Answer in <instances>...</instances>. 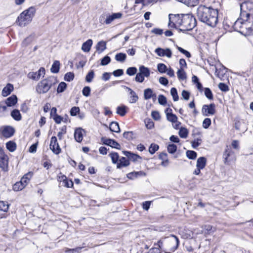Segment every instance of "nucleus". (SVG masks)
<instances>
[{
  "mask_svg": "<svg viewBox=\"0 0 253 253\" xmlns=\"http://www.w3.org/2000/svg\"><path fill=\"white\" fill-rule=\"evenodd\" d=\"M169 26L179 28L181 31H190L196 25L195 17L190 14L169 15Z\"/></svg>",
  "mask_w": 253,
  "mask_h": 253,
  "instance_id": "f257e3e1",
  "label": "nucleus"
},
{
  "mask_svg": "<svg viewBox=\"0 0 253 253\" xmlns=\"http://www.w3.org/2000/svg\"><path fill=\"white\" fill-rule=\"evenodd\" d=\"M198 18L211 27H214L217 23L218 11L217 9L200 5L197 10Z\"/></svg>",
  "mask_w": 253,
  "mask_h": 253,
  "instance_id": "f03ea898",
  "label": "nucleus"
},
{
  "mask_svg": "<svg viewBox=\"0 0 253 253\" xmlns=\"http://www.w3.org/2000/svg\"><path fill=\"white\" fill-rule=\"evenodd\" d=\"M35 13L36 9L34 7H29L23 11L18 17L16 20L17 24L21 27L25 26L32 21Z\"/></svg>",
  "mask_w": 253,
  "mask_h": 253,
  "instance_id": "7ed1b4c3",
  "label": "nucleus"
},
{
  "mask_svg": "<svg viewBox=\"0 0 253 253\" xmlns=\"http://www.w3.org/2000/svg\"><path fill=\"white\" fill-rule=\"evenodd\" d=\"M57 82L56 79L53 77H49L40 81L36 86V91L38 93L44 94L54 85Z\"/></svg>",
  "mask_w": 253,
  "mask_h": 253,
  "instance_id": "20e7f679",
  "label": "nucleus"
},
{
  "mask_svg": "<svg viewBox=\"0 0 253 253\" xmlns=\"http://www.w3.org/2000/svg\"><path fill=\"white\" fill-rule=\"evenodd\" d=\"M241 16L246 17L250 20L251 17H253V2L245 1L240 5Z\"/></svg>",
  "mask_w": 253,
  "mask_h": 253,
  "instance_id": "39448f33",
  "label": "nucleus"
},
{
  "mask_svg": "<svg viewBox=\"0 0 253 253\" xmlns=\"http://www.w3.org/2000/svg\"><path fill=\"white\" fill-rule=\"evenodd\" d=\"M225 164L229 165L230 162L236 160V157L231 146H227L223 154Z\"/></svg>",
  "mask_w": 253,
  "mask_h": 253,
  "instance_id": "423d86ee",
  "label": "nucleus"
},
{
  "mask_svg": "<svg viewBox=\"0 0 253 253\" xmlns=\"http://www.w3.org/2000/svg\"><path fill=\"white\" fill-rule=\"evenodd\" d=\"M139 71L136 75L135 80L137 82L142 83L144 80V77H149L150 70L144 66L141 65L139 67Z\"/></svg>",
  "mask_w": 253,
  "mask_h": 253,
  "instance_id": "0eeeda50",
  "label": "nucleus"
},
{
  "mask_svg": "<svg viewBox=\"0 0 253 253\" xmlns=\"http://www.w3.org/2000/svg\"><path fill=\"white\" fill-rule=\"evenodd\" d=\"M202 113L205 116L213 115L215 113V105L214 103L204 105L202 108Z\"/></svg>",
  "mask_w": 253,
  "mask_h": 253,
  "instance_id": "6e6552de",
  "label": "nucleus"
},
{
  "mask_svg": "<svg viewBox=\"0 0 253 253\" xmlns=\"http://www.w3.org/2000/svg\"><path fill=\"white\" fill-rule=\"evenodd\" d=\"M207 164V159L205 157H201L197 160L196 169L193 172L195 175H199L201 172V170L203 169L206 167Z\"/></svg>",
  "mask_w": 253,
  "mask_h": 253,
  "instance_id": "1a4fd4ad",
  "label": "nucleus"
},
{
  "mask_svg": "<svg viewBox=\"0 0 253 253\" xmlns=\"http://www.w3.org/2000/svg\"><path fill=\"white\" fill-rule=\"evenodd\" d=\"M166 239V241L169 244L171 251L174 252L177 248L179 245L178 238L175 235H171Z\"/></svg>",
  "mask_w": 253,
  "mask_h": 253,
  "instance_id": "9d476101",
  "label": "nucleus"
},
{
  "mask_svg": "<svg viewBox=\"0 0 253 253\" xmlns=\"http://www.w3.org/2000/svg\"><path fill=\"white\" fill-rule=\"evenodd\" d=\"M249 19L246 17H242L241 15L240 16V18H239L234 23L233 25V27L235 31H238L240 33H244L245 30H243V25L244 20Z\"/></svg>",
  "mask_w": 253,
  "mask_h": 253,
  "instance_id": "9b49d317",
  "label": "nucleus"
},
{
  "mask_svg": "<svg viewBox=\"0 0 253 253\" xmlns=\"http://www.w3.org/2000/svg\"><path fill=\"white\" fill-rule=\"evenodd\" d=\"M155 53L159 56L165 57L170 58L172 56V51L169 48H162L160 47L157 48L155 50Z\"/></svg>",
  "mask_w": 253,
  "mask_h": 253,
  "instance_id": "f8f14e48",
  "label": "nucleus"
},
{
  "mask_svg": "<svg viewBox=\"0 0 253 253\" xmlns=\"http://www.w3.org/2000/svg\"><path fill=\"white\" fill-rule=\"evenodd\" d=\"M50 149L56 155L59 154L61 152V149L55 136H52L51 138Z\"/></svg>",
  "mask_w": 253,
  "mask_h": 253,
  "instance_id": "ddd939ff",
  "label": "nucleus"
},
{
  "mask_svg": "<svg viewBox=\"0 0 253 253\" xmlns=\"http://www.w3.org/2000/svg\"><path fill=\"white\" fill-rule=\"evenodd\" d=\"M0 132L3 137L5 138H9L14 134V129L11 126H6L0 127Z\"/></svg>",
  "mask_w": 253,
  "mask_h": 253,
  "instance_id": "4468645a",
  "label": "nucleus"
},
{
  "mask_svg": "<svg viewBox=\"0 0 253 253\" xmlns=\"http://www.w3.org/2000/svg\"><path fill=\"white\" fill-rule=\"evenodd\" d=\"M45 74V70L43 68H41L38 72H30L28 74V77L33 80L38 81L41 76H43Z\"/></svg>",
  "mask_w": 253,
  "mask_h": 253,
  "instance_id": "2eb2a0df",
  "label": "nucleus"
},
{
  "mask_svg": "<svg viewBox=\"0 0 253 253\" xmlns=\"http://www.w3.org/2000/svg\"><path fill=\"white\" fill-rule=\"evenodd\" d=\"M85 130L81 127H78L75 129L74 131V138L78 142H81L83 139Z\"/></svg>",
  "mask_w": 253,
  "mask_h": 253,
  "instance_id": "dca6fc26",
  "label": "nucleus"
},
{
  "mask_svg": "<svg viewBox=\"0 0 253 253\" xmlns=\"http://www.w3.org/2000/svg\"><path fill=\"white\" fill-rule=\"evenodd\" d=\"M101 142L105 145L110 146L113 148L120 149L121 146L116 141L111 139H108L106 137L101 138Z\"/></svg>",
  "mask_w": 253,
  "mask_h": 253,
  "instance_id": "f3484780",
  "label": "nucleus"
},
{
  "mask_svg": "<svg viewBox=\"0 0 253 253\" xmlns=\"http://www.w3.org/2000/svg\"><path fill=\"white\" fill-rule=\"evenodd\" d=\"M243 30H245L244 33L250 32L253 30V17H251L250 20L247 19L244 20Z\"/></svg>",
  "mask_w": 253,
  "mask_h": 253,
  "instance_id": "a211bd4d",
  "label": "nucleus"
},
{
  "mask_svg": "<svg viewBox=\"0 0 253 253\" xmlns=\"http://www.w3.org/2000/svg\"><path fill=\"white\" fill-rule=\"evenodd\" d=\"M125 88L129 91V102L130 103H135L138 100V96L136 94V93L132 90L130 88L125 86Z\"/></svg>",
  "mask_w": 253,
  "mask_h": 253,
  "instance_id": "6ab92c4d",
  "label": "nucleus"
},
{
  "mask_svg": "<svg viewBox=\"0 0 253 253\" xmlns=\"http://www.w3.org/2000/svg\"><path fill=\"white\" fill-rule=\"evenodd\" d=\"M8 166V157L7 155L0 157V168L3 170L7 171Z\"/></svg>",
  "mask_w": 253,
  "mask_h": 253,
  "instance_id": "aec40b11",
  "label": "nucleus"
},
{
  "mask_svg": "<svg viewBox=\"0 0 253 253\" xmlns=\"http://www.w3.org/2000/svg\"><path fill=\"white\" fill-rule=\"evenodd\" d=\"M13 85L12 84H7V85L3 88L2 90V95L4 97L8 96L13 90Z\"/></svg>",
  "mask_w": 253,
  "mask_h": 253,
  "instance_id": "412c9836",
  "label": "nucleus"
},
{
  "mask_svg": "<svg viewBox=\"0 0 253 253\" xmlns=\"http://www.w3.org/2000/svg\"><path fill=\"white\" fill-rule=\"evenodd\" d=\"M92 44V40L88 39L82 44V50L85 52H89L91 49Z\"/></svg>",
  "mask_w": 253,
  "mask_h": 253,
  "instance_id": "4be33fe9",
  "label": "nucleus"
},
{
  "mask_svg": "<svg viewBox=\"0 0 253 253\" xmlns=\"http://www.w3.org/2000/svg\"><path fill=\"white\" fill-rule=\"evenodd\" d=\"M122 14L121 13H115L112 15H109L107 14V25L110 24L115 19H119L121 18Z\"/></svg>",
  "mask_w": 253,
  "mask_h": 253,
  "instance_id": "5701e85b",
  "label": "nucleus"
},
{
  "mask_svg": "<svg viewBox=\"0 0 253 253\" xmlns=\"http://www.w3.org/2000/svg\"><path fill=\"white\" fill-rule=\"evenodd\" d=\"M124 154L129 160L133 162L137 161L138 159H141V157L139 155L131 153L129 151H124Z\"/></svg>",
  "mask_w": 253,
  "mask_h": 253,
  "instance_id": "b1692460",
  "label": "nucleus"
},
{
  "mask_svg": "<svg viewBox=\"0 0 253 253\" xmlns=\"http://www.w3.org/2000/svg\"><path fill=\"white\" fill-rule=\"evenodd\" d=\"M106 48V42L103 41L99 42L96 45V51L101 53Z\"/></svg>",
  "mask_w": 253,
  "mask_h": 253,
  "instance_id": "393cba45",
  "label": "nucleus"
},
{
  "mask_svg": "<svg viewBox=\"0 0 253 253\" xmlns=\"http://www.w3.org/2000/svg\"><path fill=\"white\" fill-rule=\"evenodd\" d=\"M129 165V160L126 159L125 157H122L119 159V161L117 165V168L120 169L122 167H126Z\"/></svg>",
  "mask_w": 253,
  "mask_h": 253,
  "instance_id": "a878e982",
  "label": "nucleus"
},
{
  "mask_svg": "<svg viewBox=\"0 0 253 253\" xmlns=\"http://www.w3.org/2000/svg\"><path fill=\"white\" fill-rule=\"evenodd\" d=\"M17 102V98L16 96L13 95L6 99L5 103L7 106L11 107L14 106Z\"/></svg>",
  "mask_w": 253,
  "mask_h": 253,
  "instance_id": "bb28decb",
  "label": "nucleus"
},
{
  "mask_svg": "<svg viewBox=\"0 0 253 253\" xmlns=\"http://www.w3.org/2000/svg\"><path fill=\"white\" fill-rule=\"evenodd\" d=\"M160 159L162 160L161 165L166 167L169 165V162L168 158V155L166 153H161L159 156Z\"/></svg>",
  "mask_w": 253,
  "mask_h": 253,
  "instance_id": "cd10ccee",
  "label": "nucleus"
},
{
  "mask_svg": "<svg viewBox=\"0 0 253 253\" xmlns=\"http://www.w3.org/2000/svg\"><path fill=\"white\" fill-rule=\"evenodd\" d=\"M33 176V173L31 172H29L25 174L23 177L21 179V182H22L24 185L26 186L27 184L29 183L30 179Z\"/></svg>",
  "mask_w": 253,
  "mask_h": 253,
  "instance_id": "c85d7f7f",
  "label": "nucleus"
},
{
  "mask_svg": "<svg viewBox=\"0 0 253 253\" xmlns=\"http://www.w3.org/2000/svg\"><path fill=\"white\" fill-rule=\"evenodd\" d=\"M154 96H156V95L153 93L152 89L149 88L144 90V98L145 100L149 99Z\"/></svg>",
  "mask_w": 253,
  "mask_h": 253,
  "instance_id": "c756f323",
  "label": "nucleus"
},
{
  "mask_svg": "<svg viewBox=\"0 0 253 253\" xmlns=\"http://www.w3.org/2000/svg\"><path fill=\"white\" fill-rule=\"evenodd\" d=\"M127 109L128 108L125 105L118 106L116 113L121 116H124L127 112Z\"/></svg>",
  "mask_w": 253,
  "mask_h": 253,
  "instance_id": "7c9ffc66",
  "label": "nucleus"
},
{
  "mask_svg": "<svg viewBox=\"0 0 253 253\" xmlns=\"http://www.w3.org/2000/svg\"><path fill=\"white\" fill-rule=\"evenodd\" d=\"M109 129L111 131L115 132H119L120 131L119 124L115 122H112L110 124Z\"/></svg>",
  "mask_w": 253,
  "mask_h": 253,
  "instance_id": "2f4dec72",
  "label": "nucleus"
},
{
  "mask_svg": "<svg viewBox=\"0 0 253 253\" xmlns=\"http://www.w3.org/2000/svg\"><path fill=\"white\" fill-rule=\"evenodd\" d=\"M11 117L16 121H19L21 120V115L18 110L14 109L11 113Z\"/></svg>",
  "mask_w": 253,
  "mask_h": 253,
  "instance_id": "473e14b6",
  "label": "nucleus"
},
{
  "mask_svg": "<svg viewBox=\"0 0 253 253\" xmlns=\"http://www.w3.org/2000/svg\"><path fill=\"white\" fill-rule=\"evenodd\" d=\"M177 78L179 80L183 81L186 79V74L184 69L179 68L177 72Z\"/></svg>",
  "mask_w": 253,
  "mask_h": 253,
  "instance_id": "72a5a7b5",
  "label": "nucleus"
},
{
  "mask_svg": "<svg viewBox=\"0 0 253 253\" xmlns=\"http://www.w3.org/2000/svg\"><path fill=\"white\" fill-rule=\"evenodd\" d=\"M145 173L141 171H138V172H132L128 173L127 174V177L129 179H133L135 177H137L139 176H142L144 175Z\"/></svg>",
  "mask_w": 253,
  "mask_h": 253,
  "instance_id": "f704fd0d",
  "label": "nucleus"
},
{
  "mask_svg": "<svg viewBox=\"0 0 253 253\" xmlns=\"http://www.w3.org/2000/svg\"><path fill=\"white\" fill-rule=\"evenodd\" d=\"M60 62L59 61H55L50 69L51 72L53 73H57L59 71Z\"/></svg>",
  "mask_w": 253,
  "mask_h": 253,
  "instance_id": "c9c22d12",
  "label": "nucleus"
},
{
  "mask_svg": "<svg viewBox=\"0 0 253 253\" xmlns=\"http://www.w3.org/2000/svg\"><path fill=\"white\" fill-rule=\"evenodd\" d=\"M6 147L10 152H13L16 150V144L15 142L9 141L6 143Z\"/></svg>",
  "mask_w": 253,
  "mask_h": 253,
  "instance_id": "e433bc0d",
  "label": "nucleus"
},
{
  "mask_svg": "<svg viewBox=\"0 0 253 253\" xmlns=\"http://www.w3.org/2000/svg\"><path fill=\"white\" fill-rule=\"evenodd\" d=\"M25 186L21 181L15 183L13 186V189L15 191H19L22 190Z\"/></svg>",
  "mask_w": 253,
  "mask_h": 253,
  "instance_id": "4c0bfd02",
  "label": "nucleus"
},
{
  "mask_svg": "<svg viewBox=\"0 0 253 253\" xmlns=\"http://www.w3.org/2000/svg\"><path fill=\"white\" fill-rule=\"evenodd\" d=\"M181 1L188 6H194L198 3V0H181Z\"/></svg>",
  "mask_w": 253,
  "mask_h": 253,
  "instance_id": "58836bf2",
  "label": "nucleus"
},
{
  "mask_svg": "<svg viewBox=\"0 0 253 253\" xmlns=\"http://www.w3.org/2000/svg\"><path fill=\"white\" fill-rule=\"evenodd\" d=\"M126 58V55L124 53H119L115 55V59L119 62H123L125 61Z\"/></svg>",
  "mask_w": 253,
  "mask_h": 253,
  "instance_id": "ea45409f",
  "label": "nucleus"
},
{
  "mask_svg": "<svg viewBox=\"0 0 253 253\" xmlns=\"http://www.w3.org/2000/svg\"><path fill=\"white\" fill-rule=\"evenodd\" d=\"M178 134L181 138H186L188 134V129L185 127H181L179 129Z\"/></svg>",
  "mask_w": 253,
  "mask_h": 253,
  "instance_id": "a19ab883",
  "label": "nucleus"
},
{
  "mask_svg": "<svg viewBox=\"0 0 253 253\" xmlns=\"http://www.w3.org/2000/svg\"><path fill=\"white\" fill-rule=\"evenodd\" d=\"M167 118L169 121L171 122L172 123L176 122V120H177V116L171 112H167Z\"/></svg>",
  "mask_w": 253,
  "mask_h": 253,
  "instance_id": "79ce46f5",
  "label": "nucleus"
},
{
  "mask_svg": "<svg viewBox=\"0 0 253 253\" xmlns=\"http://www.w3.org/2000/svg\"><path fill=\"white\" fill-rule=\"evenodd\" d=\"M9 208V205L7 202L0 201V211L4 212H7Z\"/></svg>",
  "mask_w": 253,
  "mask_h": 253,
  "instance_id": "37998d69",
  "label": "nucleus"
},
{
  "mask_svg": "<svg viewBox=\"0 0 253 253\" xmlns=\"http://www.w3.org/2000/svg\"><path fill=\"white\" fill-rule=\"evenodd\" d=\"M109 155L111 158L112 163L114 164H116L117 165V163L119 161V156L118 154L116 152H113L110 153Z\"/></svg>",
  "mask_w": 253,
  "mask_h": 253,
  "instance_id": "c03bdc74",
  "label": "nucleus"
},
{
  "mask_svg": "<svg viewBox=\"0 0 253 253\" xmlns=\"http://www.w3.org/2000/svg\"><path fill=\"white\" fill-rule=\"evenodd\" d=\"M170 94L172 96L174 101H177L179 99V96L177 94V91L175 87H172L170 89Z\"/></svg>",
  "mask_w": 253,
  "mask_h": 253,
  "instance_id": "a18cd8bd",
  "label": "nucleus"
},
{
  "mask_svg": "<svg viewBox=\"0 0 253 253\" xmlns=\"http://www.w3.org/2000/svg\"><path fill=\"white\" fill-rule=\"evenodd\" d=\"M158 1V0H136V3H141L143 5H147L151 3H154Z\"/></svg>",
  "mask_w": 253,
  "mask_h": 253,
  "instance_id": "49530a36",
  "label": "nucleus"
},
{
  "mask_svg": "<svg viewBox=\"0 0 253 253\" xmlns=\"http://www.w3.org/2000/svg\"><path fill=\"white\" fill-rule=\"evenodd\" d=\"M159 146L158 145L154 143L151 144L149 148V152L151 154H154L158 150Z\"/></svg>",
  "mask_w": 253,
  "mask_h": 253,
  "instance_id": "de8ad7c7",
  "label": "nucleus"
},
{
  "mask_svg": "<svg viewBox=\"0 0 253 253\" xmlns=\"http://www.w3.org/2000/svg\"><path fill=\"white\" fill-rule=\"evenodd\" d=\"M167 150L169 153L173 154L177 150V146L174 144H169L167 146Z\"/></svg>",
  "mask_w": 253,
  "mask_h": 253,
  "instance_id": "09e8293b",
  "label": "nucleus"
},
{
  "mask_svg": "<svg viewBox=\"0 0 253 253\" xmlns=\"http://www.w3.org/2000/svg\"><path fill=\"white\" fill-rule=\"evenodd\" d=\"M157 69L159 72L165 73L168 69L167 66L163 63H159L157 65Z\"/></svg>",
  "mask_w": 253,
  "mask_h": 253,
  "instance_id": "8fccbe9b",
  "label": "nucleus"
},
{
  "mask_svg": "<svg viewBox=\"0 0 253 253\" xmlns=\"http://www.w3.org/2000/svg\"><path fill=\"white\" fill-rule=\"evenodd\" d=\"M186 154L187 157L189 159L194 160L197 157V153L194 151L188 150L187 151Z\"/></svg>",
  "mask_w": 253,
  "mask_h": 253,
  "instance_id": "3c124183",
  "label": "nucleus"
},
{
  "mask_svg": "<svg viewBox=\"0 0 253 253\" xmlns=\"http://www.w3.org/2000/svg\"><path fill=\"white\" fill-rule=\"evenodd\" d=\"M67 87V84L64 82H61L57 87V91L58 93H61L63 92Z\"/></svg>",
  "mask_w": 253,
  "mask_h": 253,
  "instance_id": "603ef678",
  "label": "nucleus"
},
{
  "mask_svg": "<svg viewBox=\"0 0 253 253\" xmlns=\"http://www.w3.org/2000/svg\"><path fill=\"white\" fill-rule=\"evenodd\" d=\"M204 93L206 96L210 100L213 99V94L211 90L208 87L205 88Z\"/></svg>",
  "mask_w": 253,
  "mask_h": 253,
  "instance_id": "864d4df0",
  "label": "nucleus"
},
{
  "mask_svg": "<svg viewBox=\"0 0 253 253\" xmlns=\"http://www.w3.org/2000/svg\"><path fill=\"white\" fill-rule=\"evenodd\" d=\"M201 142L202 139L200 137L195 139L192 141V147L194 149L196 148L201 144Z\"/></svg>",
  "mask_w": 253,
  "mask_h": 253,
  "instance_id": "5fc2aeb1",
  "label": "nucleus"
},
{
  "mask_svg": "<svg viewBox=\"0 0 253 253\" xmlns=\"http://www.w3.org/2000/svg\"><path fill=\"white\" fill-rule=\"evenodd\" d=\"M137 72V69L136 67H132L127 68L126 73L129 76L134 75Z\"/></svg>",
  "mask_w": 253,
  "mask_h": 253,
  "instance_id": "6e6d98bb",
  "label": "nucleus"
},
{
  "mask_svg": "<svg viewBox=\"0 0 253 253\" xmlns=\"http://www.w3.org/2000/svg\"><path fill=\"white\" fill-rule=\"evenodd\" d=\"M74 78V74L72 72H68L65 75L64 80L67 82H70L73 80Z\"/></svg>",
  "mask_w": 253,
  "mask_h": 253,
  "instance_id": "4d7b16f0",
  "label": "nucleus"
},
{
  "mask_svg": "<svg viewBox=\"0 0 253 253\" xmlns=\"http://www.w3.org/2000/svg\"><path fill=\"white\" fill-rule=\"evenodd\" d=\"M176 47L179 52L184 54L187 58H190L191 57V54L189 51L184 49L183 48L178 46V45H176Z\"/></svg>",
  "mask_w": 253,
  "mask_h": 253,
  "instance_id": "13d9d810",
  "label": "nucleus"
},
{
  "mask_svg": "<svg viewBox=\"0 0 253 253\" xmlns=\"http://www.w3.org/2000/svg\"><path fill=\"white\" fill-rule=\"evenodd\" d=\"M62 185L67 188H71L73 186V182L71 180L67 178L62 183Z\"/></svg>",
  "mask_w": 253,
  "mask_h": 253,
  "instance_id": "bf43d9fd",
  "label": "nucleus"
},
{
  "mask_svg": "<svg viewBox=\"0 0 253 253\" xmlns=\"http://www.w3.org/2000/svg\"><path fill=\"white\" fill-rule=\"evenodd\" d=\"M107 14L104 13L101 15L99 18V21L101 24H107Z\"/></svg>",
  "mask_w": 253,
  "mask_h": 253,
  "instance_id": "052dcab7",
  "label": "nucleus"
},
{
  "mask_svg": "<svg viewBox=\"0 0 253 253\" xmlns=\"http://www.w3.org/2000/svg\"><path fill=\"white\" fill-rule=\"evenodd\" d=\"M94 72L93 71H90L86 76L85 81L88 83L91 82L94 78Z\"/></svg>",
  "mask_w": 253,
  "mask_h": 253,
  "instance_id": "680f3d73",
  "label": "nucleus"
},
{
  "mask_svg": "<svg viewBox=\"0 0 253 253\" xmlns=\"http://www.w3.org/2000/svg\"><path fill=\"white\" fill-rule=\"evenodd\" d=\"M111 61L110 57L108 56H105L101 61V65L102 66L107 65Z\"/></svg>",
  "mask_w": 253,
  "mask_h": 253,
  "instance_id": "e2e57ef3",
  "label": "nucleus"
},
{
  "mask_svg": "<svg viewBox=\"0 0 253 253\" xmlns=\"http://www.w3.org/2000/svg\"><path fill=\"white\" fill-rule=\"evenodd\" d=\"M158 102L159 104L162 105H165L167 103L166 97L163 95H160L158 96Z\"/></svg>",
  "mask_w": 253,
  "mask_h": 253,
  "instance_id": "0e129e2a",
  "label": "nucleus"
},
{
  "mask_svg": "<svg viewBox=\"0 0 253 253\" xmlns=\"http://www.w3.org/2000/svg\"><path fill=\"white\" fill-rule=\"evenodd\" d=\"M146 127L148 129H152L154 126V123L150 119H146L145 120Z\"/></svg>",
  "mask_w": 253,
  "mask_h": 253,
  "instance_id": "69168bd1",
  "label": "nucleus"
},
{
  "mask_svg": "<svg viewBox=\"0 0 253 253\" xmlns=\"http://www.w3.org/2000/svg\"><path fill=\"white\" fill-rule=\"evenodd\" d=\"M218 88L222 91H227L229 90L228 86L224 83H220L218 84Z\"/></svg>",
  "mask_w": 253,
  "mask_h": 253,
  "instance_id": "338daca9",
  "label": "nucleus"
},
{
  "mask_svg": "<svg viewBox=\"0 0 253 253\" xmlns=\"http://www.w3.org/2000/svg\"><path fill=\"white\" fill-rule=\"evenodd\" d=\"M211 125V120L210 118H206L203 122V126L205 128H208Z\"/></svg>",
  "mask_w": 253,
  "mask_h": 253,
  "instance_id": "774afa93",
  "label": "nucleus"
}]
</instances>
